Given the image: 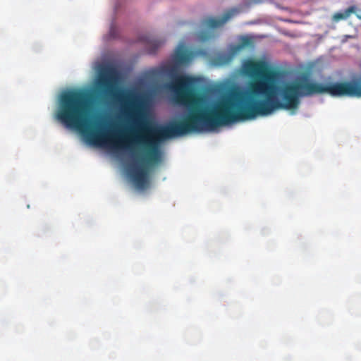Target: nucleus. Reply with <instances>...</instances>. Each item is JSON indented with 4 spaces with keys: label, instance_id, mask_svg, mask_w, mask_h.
I'll return each instance as SVG.
<instances>
[{
    "label": "nucleus",
    "instance_id": "1",
    "mask_svg": "<svg viewBox=\"0 0 361 361\" xmlns=\"http://www.w3.org/2000/svg\"><path fill=\"white\" fill-rule=\"evenodd\" d=\"M243 68L252 79L245 92H233L222 96L212 105L200 96V131L269 116L279 109L292 111L293 114L298 109L302 97L327 93L334 97L361 98V77L326 85L303 77L280 89V101L275 95L274 73L265 61L247 60Z\"/></svg>",
    "mask_w": 361,
    "mask_h": 361
},
{
    "label": "nucleus",
    "instance_id": "2",
    "mask_svg": "<svg viewBox=\"0 0 361 361\" xmlns=\"http://www.w3.org/2000/svg\"><path fill=\"white\" fill-rule=\"evenodd\" d=\"M118 73L111 66L102 68L95 82V92L104 99L117 97Z\"/></svg>",
    "mask_w": 361,
    "mask_h": 361
},
{
    "label": "nucleus",
    "instance_id": "3",
    "mask_svg": "<svg viewBox=\"0 0 361 361\" xmlns=\"http://www.w3.org/2000/svg\"><path fill=\"white\" fill-rule=\"evenodd\" d=\"M252 44V39L248 36H242L239 39L238 44L233 45L231 47L228 53H221L218 54L214 61L218 65H226L229 64L233 59L234 56L238 53L243 48L250 47Z\"/></svg>",
    "mask_w": 361,
    "mask_h": 361
},
{
    "label": "nucleus",
    "instance_id": "4",
    "mask_svg": "<svg viewBox=\"0 0 361 361\" xmlns=\"http://www.w3.org/2000/svg\"><path fill=\"white\" fill-rule=\"evenodd\" d=\"M238 13V9L232 8L224 13L222 17L220 18L209 17L204 19L202 21V25L209 28L219 27L225 24L230 18L236 15Z\"/></svg>",
    "mask_w": 361,
    "mask_h": 361
},
{
    "label": "nucleus",
    "instance_id": "5",
    "mask_svg": "<svg viewBox=\"0 0 361 361\" xmlns=\"http://www.w3.org/2000/svg\"><path fill=\"white\" fill-rule=\"evenodd\" d=\"M192 54L188 51L183 45L179 46L175 51L173 60L178 65H183L189 63L192 59Z\"/></svg>",
    "mask_w": 361,
    "mask_h": 361
},
{
    "label": "nucleus",
    "instance_id": "6",
    "mask_svg": "<svg viewBox=\"0 0 361 361\" xmlns=\"http://www.w3.org/2000/svg\"><path fill=\"white\" fill-rule=\"evenodd\" d=\"M357 10V8L356 6H350L348 8H347L343 13L345 19H347L351 14L355 13Z\"/></svg>",
    "mask_w": 361,
    "mask_h": 361
},
{
    "label": "nucleus",
    "instance_id": "7",
    "mask_svg": "<svg viewBox=\"0 0 361 361\" xmlns=\"http://www.w3.org/2000/svg\"><path fill=\"white\" fill-rule=\"evenodd\" d=\"M332 19L335 22H338L342 20H345L343 13L341 12L335 13L332 16Z\"/></svg>",
    "mask_w": 361,
    "mask_h": 361
},
{
    "label": "nucleus",
    "instance_id": "8",
    "mask_svg": "<svg viewBox=\"0 0 361 361\" xmlns=\"http://www.w3.org/2000/svg\"><path fill=\"white\" fill-rule=\"evenodd\" d=\"M161 44V42L159 41H154L153 42V45L154 46V49L153 50L152 52H154L155 49H157Z\"/></svg>",
    "mask_w": 361,
    "mask_h": 361
},
{
    "label": "nucleus",
    "instance_id": "9",
    "mask_svg": "<svg viewBox=\"0 0 361 361\" xmlns=\"http://www.w3.org/2000/svg\"><path fill=\"white\" fill-rule=\"evenodd\" d=\"M356 16H357V18L358 19H360V20H361V16H360V15H357H357H356Z\"/></svg>",
    "mask_w": 361,
    "mask_h": 361
}]
</instances>
